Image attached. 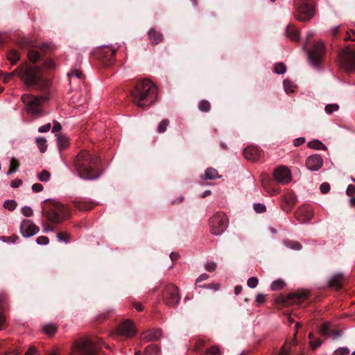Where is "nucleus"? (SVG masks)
<instances>
[{"instance_id": "7ed1b4c3", "label": "nucleus", "mask_w": 355, "mask_h": 355, "mask_svg": "<svg viewBox=\"0 0 355 355\" xmlns=\"http://www.w3.org/2000/svg\"><path fill=\"white\" fill-rule=\"evenodd\" d=\"M42 214L52 223L60 224L70 216L67 207L55 200H47L43 208Z\"/></svg>"}, {"instance_id": "864d4df0", "label": "nucleus", "mask_w": 355, "mask_h": 355, "mask_svg": "<svg viewBox=\"0 0 355 355\" xmlns=\"http://www.w3.org/2000/svg\"><path fill=\"white\" fill-rule=\"evenodd\" d=\"M329 328V326L328 323L322 324L320 329V334L322 336H327L328 335Z\"/></svg>"}, {"instance_id": "aec40b11", "label": "nucleus", "mask_w": 355, "mask_h": 355, "mask_svg": "<svg viewBox=\"0 0 355 355\" xmlns=\"http://www.w3.org/2000/svg\"><path fill=\"white\" fill-rule=\"evenodd\" d=\"M148 37L150 43L153 45L158 44L163 40L162 34L153 28L148 31Z\"/></svg>"}, {"instance_id": "a18cd8bd", "label": "nucleus", "mask_w": 355, "mask_h": 355, "mask_svg": "<svg viewBox=\"0 0 355 355\" xmlns=\"http://www.w3.org/2000/svg\"><path fill=\"white\" fill-rule=\"evenodd\" d=\"M349 350L347 347H339L334 352V355H349Z\"/></svg>"}, {"instance_id": "a878e982", "label": "nucleus", "mask_w": 355, "mask_h": 355, "mask_svg": "<svg viewBox=\"0 0 355 355\" xmlns=\"http://www.w3.org/2000/svg\"><path fill=\"white\" fill-rule=\"evenodd\" d=\"M57 330L58 326L52 323L46 324L42 327L43 332L49 336H53L57 332Z\"/></svg>"}, {"instance_id": "f03ea898", "label": "nucleus", "mask_w": 355, "mask_h": 355, "mask_svg": "<svg viewBox=\"0 0 355 355\" xmlns=\"http://www.w3.org/2000/svg\"><path fill=\"white\" fill-rule=\"evenodd\" d=\"M157 97V87L148 79L143 80L137 83L130 92L132 103L141 108L153 105Z\"/></svg>"}, {"instance_id": "dca6fc26", "label": "nucleus", "mask_w": 355, "mask_h": 355, "mask_svg": "<svg viewBox=\"0 0 355 355\" xmlns=\"http://www.w3.org/2000/svg\"><path fill=\"white\" fill-rule=\"evenodd\" d=\"M323 164V160L321 156L318 155H313L309 156L306 161V167L311 171H318L319 170Z\"/></svg>"}, {"instance_id": "b1692460", "label": "nucleus", "mask_w": 355, "mask_h": 355, "mask_svg": "<svg viewBox=\"0 0 355 355\" xmlns=\"http://www.w3.org/2000/svg\"><path fill=\"white\" fill-rule=\"evenodd\" d=\"M57 143L60 150H64L69 146V139L67 136L58 134L57 135Z\"/></svg>"}, {"instance_id": "a211bd4d", "label": "nucleus", "mask_w": 355, "mask_h": 355, "mask_svg": "<svg viewBox=\"0 0 355 355\" xmlns=\"http://www.w3.org/2000/svg\"><path fill=\"white\" fill-rule=\"evenodd\" d=\"M245 157L253 162L257 161L260 157V152L255 146H248L243 150Z\"/></svg>"}, {"instance_id": "c85d7f7f", "label": "nucleus", "mask_w": 355, "mask_h": 355, "mask_svg": "<svg viewBox=\"0 0 355 355\" xmlns=\"http://www.w3.org/2000/svg\"><path fill=\"white\" fill-rule=\"evenodd\" d=\"M198 107L201 112H207L211 109V104L207 100H201L198 104Z\"/></svg>"}, {"instance_id": "9d476101", "label": "nucleus", "mask_w": 355, "mask_h": 355, "mask_svg": "<svg viewBox=\"0 0 355 355\" xmlns=\"http://www.w3.org/2000/svg\"><path fill=\"white\" fill-rule=\"evenodd\" d=\"M309 295L306 290H302L295 293L288 294L287 295H279L275 299L277 304L286 303L288 304H299L306 300Z\"/></svg>"}, {"instance_id": "f3484780", "label": "nucleus", "mask_w": 355, "mask_h": 355, "mask_svg": "<svg viewBox=\"0 0 355 355\" xmlns=\"http://www.w3.org/2000/svg\"><path fill=\"white\" fill-rule=\"evenodd\" d=\"M162 336V332L160 329L148 330L144 332L141 335V339L145 342H150L159 339Z\"/></svg>"}, {"instance_id": "774afa93", "label": "nucleus", "mask_w": 355, "mask_h": 355, "mask_svg": "<svg viewBox=\"0 0 355 355\" xmlns=\"http://www.w3.org/2000/svg\"><path fill=\"white\" fill-rule=\"evenodd\" d=\"M37 352V349L34 346H31L28 351L24 355H34Z\"/></svg>"}, {"instance_id": "6ab92c4d", "label": "nucleus", "mask_w": 355, "mask_h": 355, "mask_svg": "<svg viewBox=\"0 0 355 355\" xmlns=\"http://www.w3.org/2000/svg\"><path fill=\"white\" fill-rule=\"evenodd\" d=\"M296 214L297 217H302V221H306L310 220L313 217V212L309 206L304 205L297 209Z\"/></svg>"}, {"instance_id": "2eb2a0df", "label": "nucleus", "mask_w": 355, "mask_h": 355, "mask_svg": "<svg viewBox=\"0 0 355 355\" xmlns=\"http://www.w3.org/2000/svg\"><path fill=\"white\" fill-rule=\"evenodd\" d=\"M135 333L134 324L129 320L121 322L117 328V334L125 337H132L135 336Z\"/></svg>"}, {"instance_id": "6e6d98bb", "label": "nucleus", "mask_w": 355, "mask_h": 355, "mask_svg": "<svg viewBox=\"0 0 355 355\" xmlns=\"http://www.w3.org/2000/svg\"><path fill=\"white\" fill-rule=\"evenodd\" d=\"M44 66L48 69H54L55 68V63L53 60H47L44 62Z\"/></svg>"}, {"instance_id": "c03bdc74", "label": "nucleus", "mask_w": 355, "mask_h": 355, "mask_svg": "<svg viewBox=\"0 0 355 355\" xmlns=\"http://www.w3.org/2000/svg\"><path fill=\"white\" fill-rule=\"evenodd\" d=\"M254 210L259 214L263 213L266 211V207L262 203H255L253 205Z\"/></svg>"}, {"instance_id": "9b49d317", "label": "nucleus", "mask_w": 355, "mask_h": 355, "mask_svg": "<svg viewBox=\"0 0 355 355\" xmlns=\"http://www.w3.org/2000/svg\"><path fill=\"white\" fill-rule=\"evenodd\" d=\"M162 295L164 302L168 306L176 305L179 303L181 298L179 288L172 284L165 286Z\"/></svg>"}, {"instance_id": "f704fd0d", "label": "nucleus", "mask_w": 355, "mask_h": 355, "mask_svg": "<svg viewBox=\"0 0 355 355\" xmlns=\"http://www.w3.org/2000/svg\"><path fill=\"white\" fill-rule=\"evenodd\" d=\"M17 206V203L14 200H6L3 202V207L8 211H14Z\"/></svg>"}, {"instance_id": "ddd939ff", "label": "nucleus", "mask_w": 355, "mask_h": 355, "mask_svg": "<svg viewBox=\"0 0 355 355\" xmlns=\"http://www.w3.org/2000/svg\"><path fill=\"white\" fill-rule=\"evenodd\" d=\"M324 54V45L321 41L316 42L309 51V58L313 64H317Z\"/></svg>"}, {"instance_id": "5701e85b", "label": "nucleus", "mask_w": 355, "mask_h": 355, "mask_svg": "<svg viewBox=\"0 0 355 355\" xmlns=\"http://www.w3.org/2000/svg\"><path fill=\"white\" fill-rule=\"evenodd\" d=\"M286 35L292 41H297L300 38L298 30L293 26L289 25L286 30Z\"/></svg>"}, {"instance_id": "3c124183", "label": "nucleus", "mask_w": 355, "mask_h": 355, "mask_svg": "<svg viewBox=\"0 0 355 355\" xmlns=\"http://www.w3.org/2000/svg\"><path fill=\"white\" fill-rule=\"evenodd\" d=\"M200 287L207 289H212L214 291H218L220 288V284L218 283H211L209 284H205L203 286H200Z\"/></svg>"}, {"instance_id": "c9c22d12", "label": "nucleus", "mask_w": 355, "mask_h": 355, "mask_svg": "<svg viewBox=\"0 0 355 355\" xmlns=\"http://www.w3.org/2000/svg\"><path fill=\"white\" fill-rule=\"evenodd\" d=\"M308 146L311 148L317 149V150H322L324 148V145L322 142H320L318 140L309 141L308 144Z\"/></svg>"}, {"instance_id": "603ef678", "label": "nucleus", "mask_w": 355, "mask_h": 355, "mask_svg": "<svg viewBox=\"0 0 355 355\" xmlns=\"http://www.w3.org/2000/svg\"><path fill=\"white\" fill-rule=\"evenodd\" d=\"M68 75L70 77L75 76L79 79H82L84 77V75L82 73V71L78 69L72 70Z\"/></svg>"}, {"instance_id": "473e14b6", "label": "nucleus", "mask_w": 355, "mask_h": 355, "mask_svg": "<svg viewBox=\"0 0 355 355\" xmlns=\"http://www.w3.org/2000/svg\"><path fill=\"white\" fill-rule=\"evenodd\" d=\"M284 90L287 94L294 92L295 89V85L289 80H284Z\"/></svg>"}, {"instance_id": "1a4fd4ad", "label": "nucleus", "mask_w": 355, "mask_h": 355, "mask_svg": "<svg viewBox=\"0 0 355 355\" xmlns=\"http://www.w3.org/2000/svg\"><path fill=\"white\" fill-rule=\"evenodd\" d=\"M340 67L347 72L355 71V49L345 48L339 56Z\"/></svg>"}, {"instance_id": "6e6552de", "label": "nucleus", "mask_w": 355, "mask_h": 355, "mask_svg": "<svg viewBox=\"0 0 355 355\" xmlns=\"http://www.w3.org/2000/svg\"><path fill=\"white\" fill-rule=\"evenodd\" d=\"M209 230L212 234H222L227 228L228 218L225 213L217 212L209 220Z\"/></svg>"}, {"instance_id": "69168bd1", "label": "nucleus", "mask_w": 355, "mask_h": 355, "mask_svg": "<svg viewBox=\"0 0 355 355\" xmlns=\"http://www.w3.org/2000/svg\"><path fill=\"white\" fill-rule=\"evenodd\" d=\"M305 142V139L303 137H299L294 140L293 144L295 146H300Z\"/></svg>"}, {"instance_id": "cd10ccee", "label": "nucleus", "mask_w": 355, "mask_h": 355, "mask_svg": "<svg viewBox=\"0 0 355 355\" xmlns=\"http://www.w3.org/2000/svg\"><path fill=\"white\" fill-rule=\"evenodd\" d=\"M35 142L41 153H44L46 150V139L44 137H40L36 138Z\"/></svg>"}, {"instance_id": "39448f33", "label": "nucleus", "mask_w": 355, "mask_h": 355, "mask_svg": "<svg viewBox=\"0 0 355 355\" xmlns=\"http://www.w3.org/2000/svg\"><path fill=\"white\" fill-rule=\"evenodd\" d=\"M13 73H17V76L26 85H35L42 81L41 70L38 67L17 69Z\"/></svg>"}, {"instance_id": "20e7f679", "label": "nucleus", "mask_w": 355, "mask_h": 355, "mask_svg": "<svg viewBox=\"0 0 355 355\" xmlns=\"http://www.w3.org/2000/svg\"><path fill=\"white\" fill-rule=\"evenodd\" d=\"M310 1L295 0V17L300 21H307L313 17L315 14V6Z\"/></svg>"}, {"instance_id": "4468645a", "label": "nucleus", "mask_w": 355, "mask_h": 355, "mask_svg": "<svg viewBox=\"0 0 355 355\" xmlns=\"http://www.w3.org/2000/svg\"><path fill=\"white\" fill-rule=\"evenodd\" d=\"M40 231L39 227L31 220H24L20 225V232L24 237L28 238L37 234Z\"/></svg>"}, {"instance_id": "0e129e2a", "label": "nucleus", "mask_w": 355, "mask_h": 355, "mask_svg": "<svg viewBox=\"0 0 355 355\" xmlns=\"http://www.w3.org/2000/svg\"><path fill=\"white\" fill-rule=\"evenodd\" d=\"M205 345V341L203 340L199 339L196 341L194 349L196 351H198L201 347Z\"/></svg>"}, {"instance_id": "2f4dec72", "label": "nucleus", "mask_w": 355, "mask_h": 355, "mask_svg": "<svg viewBox=\"0 0 355 355\" xmlns=\"http://www.w3.org/2000/svg\"><path fill=\"white\" fill-rule=\"evenodd\" d=\"M19 166V163L18 159H17L16 158H14V157L12 158L10 160V168H9V170H8L7 174L10 175L13 173H15L18 170Z\"/></svg>"}, {"instance_id": "5fc2aeb1", "label": "nucleus", "mask_w": 355, "mask_h": 355, "mask_svg": "<svg viewBox=\"0 0 355 355\" xmlns=\"http://www.w3.org/2000/svg\"><path fill=\"white\" fill-rule=\"evenodd\" d=\"M346 193L347 196L353 197L355 195V186L353 184L348 185L346 190Z\"/></svg>"}, {"instance_id": "e433bc0d", "label": "nucleus", "mask_w": 355, "mask_h": 355, "mask_svg": "<svg viewBox=\"0 0 355 355\" xmlns=\"http://www.w3.org/2000/svg\"><path fill=\"white\" fill-rule=\"evenodd\" d=\"M169 125V121L168 119H163L158 125L157 126V132L159 133H163L164 132L166 129H167V127Z\"/></svg>"}, {"instance_id": "7c9ffc66", "label": "nucleus", "mask_w": 355, "mask_h": 355, "mask_svg": "<svg viewBox=\"0 0 355 355\" xmlns=\"http://www.w3.org/2000/svg\"><path fill=\"white\" fill-rule=\"evenodd\" d=\"M286 284L283 279H279L272 282L270 288L272 291H279L285 286Z\"/></svg>"}, {"instance_id": "37998d69", "label": "nucleus", "mask_w": 355, "mask_h": 355, "mask_svg": "<svg viewBox=\"0 0 355 355\" xmlns=\"http://www.w3.org/2000/svg\"><path fill=\"white\" fill-rule=\"evenodd\" d=\"M338 108L339 106L337 104H328L326 105L324 110L327 114H331L334 112L337 111Z\"/></svg>"}, {"instance_id": "bb28decb", "label": "nucleus", "mask_w": 355, "mask_h": 355, "mask_svg": "<svg viewBox=\"0 0 355 355\" xmlns=\"http://www.w3.org/2000/svg\"><path fill=\"white\" fill-rule=\"evenodd\" d=\"M160 353L161 350L157 346L150 345L146 348L144 355H159Z\"/></svg>"}, {"instance_id": "e2e57ef3", "label": "nucleus", "mask_w": 355, "mask_h": 355, "mask_svg": "<svg viewBox=\"0 0 355 355\" xmlns=\"http://www.w3.org/2000/svg\"><path fill=\"white\" fill-rule=\"evenodd\" d=\"M43 186L41 184L35 183L32 186V189L35 192H40L43 190Z\"/></svg>"}, {"instance_id": "c756f323", "label": "nucleus", "mask_w": 355, "mask_h": 355, "mask_svg": "<svg viewBox=\"0 0 355 355\" xmlns=\"http://www.w3.org/2000/svg\"><path fill=\"white\" fill-rule=\"evenodd\" d=\"M8 59L10 60L12 64H15L19 59V54L18 51L15 50H11L7 55Z\"/></svg>"}, {"instance_id": "49530a36", "label": "nucleus", "mask_w": 355, "mask_h": 355, "mask_svg": "<svg viewBox=\"0 0 355 355\" xmlns=\"http://www.w3.org/2000/svg\"><path fill=\"white\" fill-rule=\"evenodd\" d=\"M22 214L26 217H31L33 214V209L28 206L23 207L21 209Z\"/></svg>"}, {"instance_id": "4be33fe9", "label": "nucleus", "mask_w": 355, "mask_h": 355, "mask_svg": "<svg viewBox=\"0 0 355 355\" xmlns=\"http://www.w3.org/2000/svg\"><path fill=\"white\" fill-rule=\"evenodd\" d=\"M344 281V277L343 274L338 273L334 275L329 280V284L331 287H334L336 289H339L342 286V284Z\"/></svg>"}, {"instance_id": "8fccbe9b", "label": "nucleus", "mask_w": 355, "mask_h": 355, "mask_svg": "<svg viewBox=\"0 0 355 355\" xmlns=\"http://www.w3.org/2000/svg\"><path fill=\"white\" fill-rule=\"evenodd\" d=\"M36 242L38 245H47L49 243V239L47 236H40L37 238Z\"/></svg>"}, {"instance_id": "bf43d9fd", "label": "nucleus", "mask_w": 355, "mask_h": 355, "mask_svg": "<svg viewBox=\"0 0 355 355\" xmlns=\"http://www.w3.org/2000/svg\"><path fill=\"white\" fill-rule=\"evenodd\" d=\"M345 40L355 41V31L353 30L347 31V36L345 37Z\"/></svg>"}, {"instance_id": "f8f14e48", "label": "nucleus", "mask_w": 355, "mask_h": 355, "mask_svg": "<svg viewBox=\"0 0 355 355\" xmlns=\"http://www.w3.org/2000/svg\"><path fill=\"white\" fill-rule=\"evenodd\" d=\"M273 177L276 181L282 184H286L292 180L291 171L286 166L277 167L273 171Z\"/></svg>"}, {"instance_id": "393cba45", "label": "nucleus", "mask_w": 355, "mask_h": 355, "mask_svg": "<svg viewBox=\"0 0 355 355\" xmlns=\"http://www.w3.org/2000/svg\"><path fill=\"white\" fill-rule=\"evenodd\" d=\"M104 53L106 54V56L109 57V64H112L115 60V55L117 51V48H115L112 46H105L103 48Z\"/></svg>"}, {"instance_id": "4d7b16f0", "label": "nucleus", "mask_w": 355, "mask_h": 355, "mask_svg": "<svg viewBox=\"0 0 355 355\" xmlns=\"http://www.w3.org/2000/svg\"><path fill=\"white\" fill-rule=\"evenodd\" d=\"M320 191L322 193H327L329 191L330 185L327 182H323L320 187Z\"/></svg>"}, {"instance_id": "052dcab7", "label": "nucleus", "mask_w": 355, "mask_h": 355, "mask_svg": "<svg viewBox=\"0 0 355 355\" xmlns=\"http://www.w3.org/2000/svg\"><path fill=\"white\" fill-rule=\"evenodd\" d=\"M51 123H46L45 125H43L40 126L38 128V131L40 132H48L51 129Z\"/></svg>"}, {"instance_id": "4c0bfd02", "label": "nucleus", "mask_w": 355, "mask_h": 355, "mask_svg": "<svg viewBox=\"0 0 355 355\" xmlns=\"http://www.w3.org/2000/svg\"><path fill=\"white\" fill-rule=\"evenodd\" d=\"M286 70V67L283 62H278L274 67V71L277 74H284Z\"/></svg>"}, {"instance_id": "ea45409f", "label": "nucleus", "mask_w": 355, "mask_h": 355, "mask_svg": "<svg viewBox=\"0 0 355 355\" xmlns=\"http://www.w3.org/2000/svg\"><path fill=\"white\" fill-rule=\"evenodd\" d=\"M76 207L80 210L86 211L91 209L93 207V205L90 203L78 202L76 203Z\"/></svg>"}, {"instance_id": "f257e3e1", "label": "nucleus", "mask_w": 355, "mask_h": 355, "mask_svg": "<svg viewBox=\"0 0 355 355\" xmlns=\"http://www.w3.org/2000/svg\"><path fill=\"white\" fill-rule=\"evenodd\" d=\"M100 158L87 150L80 151L75 157L73 165L81 178L95 180L101 175Z\"/></svg>"}, {"instance_id": "0eeeda50", "label": "nucleus", "mask_w": 355, "mask_h": 355, "mask_svg": "<svg viewBox=\"0 0 355 355\" xmlns=\"http://www.w3.org/2000/svg\"><path fill=\"white\" fill-rule=\"evenodd\" d=\"M68 355H98L94 342L89 338L76 340Z\"/></svg>"}, {"instance_id": "58836bf2", "label": "nucleus", "mask_w": 355, "mask_h": 355, "mask_svg": "<svg viewBox=\"0 0 355 355\" xmlns=\"http://www.w3.org/2000/svg\"><path fill=\"white\" fill-rule=\"evenodd\" d=\"M28 57L31 62H35L40 59V55L37 51L35 50H31L28 52Z\"/></svg>"}, {"instance_id": "09e8293b", "label": "nucleus", "mask_w": 355, "mask_h": 355, "mask_svg": "<svg viewBox=\"0 0 355 355\" xmlns=\"http://www.w3.org/2000/svg\"><path fill=\"white\" fill-rule=\"evenodd\" d=\"M216 263L213 261H208L205 265V268L208 272H214L216 268Z\"/></svg>"}, {"instance_id": "680f3d73", "label": "nucleus", "mask_w": 355, "mask_h": 355, "mask_svg": "<svg viewBox=\"0 0 355 355\" xmlns=\"http://www.w3.org/2000/svg\"><path fill=\"white\" fill-rule=\"evenodd\" d=\"M209 276L206 274V273H203V274H201L197 279H196V283L198 284V283H200L202 281H206L209 279Z\"/></svg>"}, {"instance_id": "79ce46f5", "label": "nucleus", "mask_w": 355, "mask_h": 355, "mask_svg": "<svg viewBox=\"0 0 355 355\" xmlns=\"http://www.w3.org/2000/svg\"><path fill=\"white\" fill-rule=\"evenodd\" d=\"M57 238L60 241L68 243L70 241V235L66 232H59L57 234Z\"/></svg>"}, {"instance_id": "423d86ee", "label": "nucleus", "mask_w": 355, "mask_h": 355, "mask_svg": "<svg viewBox=\"0 0 355 355\" xmlns=\"http://www.w3.org/2000/svg\"><path fill=\"white\" fill-rule=\"evenodd\" d=\"M46 98L44 96H33L25 94L21 96V101L24 103L26 111L32 115H39L42 112V105Z\"/></svg>"}, {"instance_id": "338daca9", "label": "nucleus", "mask_w": 355, "mask_h": 355, "mask_svg": "<svg viewBox=\"0 0 355 355\" xmlns=\"http://www.w3.org/2000/svg\"><path fill=\"white\" fill-rule=\"evenodd\" d=\"M22 184V181L19 179H15V180H13L11 183H10V186L12 187V188H17V187H19L21 184Z\"/></svg>"}, {"instance_id": "13d9d810", "label": "nucleus", "mask_w": 355, "mask_h": 355, "mask_svg": "<svg viewBox=\"0 0 355 355\" xmlns=\"http://www.w3.org/2000/svg\"><path fill=\"white\" fill-rule=\"evenodd\" d=\"M322 344V340L319 338L314 339V340H310V345L313 349H315L320 346Z\"/></svg>"}, {"instance_id": "412c9836", "label": "nucleus", "mask_w": 355, "mask_h": 355, "mask_svg": "<svg viewBox=\"0 0 355 355\" xmlns=\"http://www.w3.org/2000/svg\"><path fill=\"white\" fill-rule=\"evenodd\" d=\"M220 176L218 175V173L217 170L212 167L207 168L205 171V174L202 176V180L203 181L205 180H213L220 178Z\"/></svg>"}, {"instance_id": "a19ab883", "label": "nucleus", "mask_w": 355, "mask_h": 355, "mask_svg": "<svg viewBox=\"0 0 355 355\" xmlns=\"http://www.w3.org/2000/svg\"><path fill=\"white\" fill-rule=\"evenodd\" d=\"M37 178L42 182H47L50 178V173L48 171L43 170L37 175Z\"/></svg>"}, {"instance_id": "de8ad7c7", "label": "nucleus", "mask_w": 355, "mask_h": 355, "mask_svg": "<svg viewBox=\"0 0 355 355\" xmlns=\"http://www.w3.org/2000/svg\"><path fill=\"white\" fill-rule=\"evenodd\" d=\"M258 282L259 280L256 277H252L248 279L247 284L250 288H254L257 286Z\"/></svg>"}, {"instance_id": "72a5a7b5", "label": "nucleus", "mask_w": 355, "mask_h": 355, "mask_svg": "<svg viewBox=\"0 0 355 355\" xmlns=\"http://www.w3.org/2000/svg\"><path fill=\"white\" fill-rule=\"evenodd\" d=\"M205 355H222V352L219 346L213 345L205 351Z\"/></svg>"}]
</instances>
